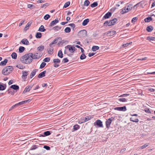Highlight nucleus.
Here are the masks:
<instances>
[{
	"mask_svg": "<svg viewBox=\"0 0 155 155\" xmlns=\"http://www.w3.org/2000/svg\"><path fill=\"white\" fill-rule=\"evenodd\" d=\"M32 55L30 53L23 56L20 58V60L22 63L25 64H30L32 61L33 58L31 56Z\"/></svg>",
	"mask_w": 155,
	"mask_h": 155,
	"instance_id": "nucleus-1",
	"label": "nucleus"
},
{
	"mask_svg": "<svg viewBox=\"0 0 155 155\" xmlns=\"http://www.w3.org/2000/svg\"><path fill=\"white\" fill-rule=\"evenodd\" d=\"M13 69V68L12 66H8L3 69L2 73L4 75H7L9 74Z\"/></svg>",
	"mask_w": 155,
	"mask_h": 155,
	"instance_id": "nucleus-2",
	"label": "nucleus"
},
{
	"mask_svg": "<svg viewBox=\"0 0 155 155\" xmlns=\"http://www.w3.org/2000/svg\"><path fill=\"white\" fill-rule=\"evenodd\" d=\"M117 21V18H114L112 20H110L109 21H106L103 24V26H112L114 25Z\"/></svg>",
	"mask_w": 155,
	"mask_h": 155,
	"instance_id": "nucleus-3",
	"label": "nucleus"
},
{
	"mask_svg": "<svg viewBox=\"0 0 155 155\" xmlns=\"http://www.w3.org/2000/svg\"><path fill=\"white\" fill-rule=\"evenodd\" d=\"M114 120V118L113 117H111V118L107 120L106 121V125L107 128L109 129L110 128V124L112 121H113Z\"/></svg>",
	"mask_w": 155,
	"mask_h": 155,
	"instance_id": "nucleus-4",
	"label": "nucleus"
},
{
	"mask_svg": "<svg viewBox=\"0 0 155 155\" xmlns=\"http://www.w3.org/2000/svg\"><path fill=\"white\" fill-rule=\"evenodd\" d=\"M130 115L132 117H130V121L135 122H138L139 121V119L135 117L137 116L138 115L137 114H130Z\"/></svg>",
	"mask_w": 155,
	"mask_h": 155,
	"instance_id": "nucleus-5",
	"label": "nucleus"
},
{
	"mask_svg": "<svg viewBox=\"0 0 155 155\" xmlns=\"http://www.w3.org/2000/svg\"><path fill=\"white\" fill-rule=\"evenodd\" d=\"M31 53L32 54V55H31V56L33 58V59H38L40 58L42 56V55H41V54H39L38 53H36L34 54L32 53Z\"/></svg>",
	"mask_w": 155,
	"mask_h": 155,
	"instance_id": "nucleus-6",
	"label": "nucleus"
},
{
	"mask_svg": "<svg viewBox=\"0 0 155 155\" xmlns=\"http://www.w3.org/2000/svg\"><path fill=\"white\" fill-rule=\"evenodd\" d=\"M94 117L93 115L92 116H87L86 117H83L81 118L84 121L83 122H81V123H84L86 121H87L88 120H90L92 118H93Z\"/></svg>",
	"mask_w": 155,
	"mask_h": 155,
	"instance_id": "nucleus-7",
	"label": "nucleus"
},
{
	"mask_svg": "<svg viewBox=\"0 0 155 155\" xmlns=\"http://www.w3.org/2000/svg\"><path fill=\"white\" fill-rule=\"evenodd\" d=\"M22 75L21 76L22 79L25 81L27 78V76L28 74V71H24L22 72Z\"/></svg>",
	"mask_w": 155,
	"mask_h": 155,
	"instance_id": "nucleus-8",
	"label": "nucleus"
},
{
	"mask_svg": "<svg viewBox=\"0 0 155 155\" xmlns=\"http://www.w3.org/2000/svg\"><path fill=\"white\" fill-rule=\"evenodd\" d=\"M130 10H129V8L126 6L123 9H122V10L120 11V13L121 14H123L124 13H127Z\"/></svg>",
	"mask_w": 155,
	"mask_h": 155,
	"instance_id": "nucleus-9",
	"label": "nucleus"
},
{
	"mask_svg": "<svg viewBox=\"0 0 155 155\" xmlns=\"http://www.w3.org/2000/svg\"><path fill=\"white\" fill-rule=\"evenodd\" d=\"M95 124L99 127H103V125L102 122L100 120H97L96 122L94 123V125H95Z\"/></svg>",
	"mask_w": 155,
	"mask_h": 155,
	"instance_id": "nucleus-10",
	"label": "nucleus"
},
{
	"mask_svg": "<svg viewBox=\"0 0 155 155\" xmlns=\"http://www.w3.org/2000/svg\"><path fill=\"white\" fill-rule=\"evenodd\" d=\"M115 110L120 111H125L126 110V108L125 106L122 107H117L115 108Z\"/></svg>",
	"mask_w": 155,
	"mask_h": 155,
	"instance_id": "nucleus-11",
	"label": "nucleus"
},
{
	"mask_svg": "<svg viewBox=\"0 0 155 155\" xmlns=\"http://www.w3.org/2000/svg\"><path fill=\"white\" fill-rule=\"evenodd\" d=\"M33 86H27L24 90L23 93L25 94L27 92H29L32 88Z\"/></svg>",
	"mask_w": 155,
	"mask_h": 155,
	"instance_id": "nucleus-12",
	"label": "nucleus"
},
{
	"mask_svg": "<svg viewBox=\"0 0 155 155\" xmlns=\"http://www.w3.org/2000/svg\"><path fill=\"white\" fill-rule=\"evenodd\" d=\"M87 31L84 30L81 31L79 32V34L82 37H84L87 35Z\"/></svg>",
	"mask_w": 155,
	"mask_h": 155,
	"instance_id": "nucleus-13",
	"label": "nucleus"
},
{
	"mask_svg": "<svg viewBox=\"0 0 155 155\" xmlns=\"http://www.w3.org/2000/svg\"><path fill=\"white\" fill-rule=\"evenodd\" d=\"M31 99H29L28 100L20 102H19L18 103H17V105L18 106H19L25 103H26L27 102H30L31 101Z\"/></svg>",
	"mask_w": 155,
	"mask_h": 155,
	"instance_id": "nucleus-14",
	"label": "nucleus"
},
{
	"mask_svg": "<svg viewBox=\"0 0 155 155\" xmlns=\"http://www.w3.org/2000/svg\"><path fill=\"white\" fill-rule=\"evenodd\" d=\"M46 73V71H44L40 73L38 75V78H42L45 76V74Z\"/></svg>",
	"mask_w": 155,
	"mask_h": 155,
	"instance_id": "nucleus-15",
	"label": "nucleus"
},
{
	"mask_svg": "<svg viewBox=\"0 0 155 155\" xmlns=\"http://www.w3.org/2000/svg\"><path fill=\"white\" fill-rule=\"evenodd\" d=\"M58 22L59 21L58 20V19H56L55 20L52 21L51 22L50 24V26H53L55 25L56 24L58 23Z\"/></svg>",
	"mask_w": 155,
	"mask_h": 155,
	"instance_id": "nucleus-16",
	"label": "nucleus"
},
{
	"mask_svg": "<svg viewBox=\"0 0 155 155\" xmlns=\"http://www.w3.org/2000/svg\"><path fill=\"white\" fill-rule=\"evenodd\" d=\"M60 38L58 37L55 38L54 40L49 44V46L51 47H52V45L53 44H56L57 43V41Z\"/></svg>",
	"mask_w": 155,
	"mask_h": 155,
	"instance_id": "nucleus-17",
	"label": "nucleus"
},
{
	"mask_svg": "<svg viewBox=\"0 0 155 155\" xmlns=\"http://www.w3.org/2000/svg\"><path fill=\"white\" fill-rule=\"evenodd\" d=\"M65 49H68V50L71 53H73L72 49V46H71L70 45H68L65 47Z\"/></svg>",
	"mask_w": 155,
	"mask_h": 155,
	"instance_id": "nucleus-18",
	"label": "nucleus"
},
{
	"mask_svg": "<svg viewBox=\"0 0 155 155\" xmlns=\"http://www.w3.org/2000/svg\"><path fill=\"white\" fill-rule=\"evenodd\" d=\"M37 71V69H35L31 72L30 76V78H32L35 76V74L36 72Z\"/></svg>",
	"mask_w": 155,
	"mask_h": 155,
	"instance_id": "nucleus-19",
	"label": "nucleus"
},
{
	"mask_svg": "<svg viewBox=\"0 0 155 155\" xmlns=\"http://www.w3.org/2000/svg\"><path fill=\"white\" fill-rule=\"evenodd\" d=\"M51 133L50 132V131H46L44 133V135H41L40 136V137H44L45 136H48L50 135L51 134Z\"/></svg>",
	"mask_w": 155,
	"mask_h": 155,
	"instance_id": "nucleus-20",
	"label": "nucleus"
},
{
	"mask_svg": "<svg viewBox=\"0 0 155 155\" xmlns=\"http://www.w3.org/2000/svg\"><path fill=\"white\" fill-rule=\"evenodd\" d=\"M111 15V13L110 12H108L104 16V18L105 19H107L109 18Z\"/></svg>",
	"mask_w": 155,
	"mask_h": 155,
	"instance_id": "nucleus-21",
	"label": "nucleus"
},
{
	"mask_svg": "<svg viewBox=\"0 0 155 155\" xmlns=\"http://www.w3.org/2000/svg\"><path fill=\"white\" fill-rule=\"evenodd\" d=\"M11 88H12L14 90H18L19 89V87L18 86L14 84L11 85L10 87Z\"/></svg>",
	"mask_w": 155,
	"mask_h": 155,
	"instance_id": "nucleus-22",
	"label": "nucleus"
},
{
	"mask_svg": "<svg viewBox=\"0 0 155 155\" xmlns=\"http://www.w3.org/2000/svg\"><path fill=\"white\" fill-rule=\"evenodd\" d=\"M21 42L24 45H29V42L28 40L26 39H23L21 41Z\"/></svg>",
	"mask_w": 155,
	"mask_h": 155,
	"instance_id": "nucleus-23",
	"label": "nucleus"
},
{
	"mask_svg": "<svg viewBox=\"0 0 155 155\" xmlns=\"http://www.w3.org/2000/svg\"><path fill=\"white\" fill-rule=\"evenodd\" d=\"M8 61V60L7 59H5L4 61H2L0 63V66H3L5 65L7 63Z\"/></svg>",
	"mask_w": 155,
	"mask_h": 155,
	"instance_id": "nucleus-24",
	"label": "nucleus"
},
{
	"mask_svg": "<svg viewBox=\"0 0 155 155\" xmlns=\"http://www.w3.org/2000/svg\"><path fill=\"white\" fill-rule=\"evenodd\" d=\"M153 29V26H149L147 28V31L149 32H151Z\"/></svg>",
	"mask_w": 155,
	"mask_h": 155,
	"instance_id": "nucleus-25",
	"label": "nucleus"
},
{
	"mask_svg": "<svg viewBox=\"0 0 155 155\" xmlns=\"http://www.w3.org/2000/svg\"><path fill=\"white\" fill-rule=\"evenodd\" d=\"M58 56L61 58H62L63 57V55L61 50H59L58 54Z\"/></svg>",
	"mask_w": 155,
	"mask_h": 155,
	"instance_id": "nucleus-26",
	"label": "nucleus"
},
{
	"mask_svg": "<svg viewBox=\"0 0 155 155\" xmlns=\"http://www.w3.org/2000/svg\"><path fill=\"white\" fill-rule=\"evenodd\" d=\"M80 128V126L78 124H75L73 126L74 130L72 131L73 132L75 130H76Z\"/></svg>",
	"mask_w": 155,
	"mask_h": 155,
	"instance_id": "nucleus-27",
	"label": "nucleus"
},
{
	"mask_svg": "<svg viewBox=\"0 0 155 155\" xmlns=\"http://www.w3.org/2000/svg\"><path fill=\"white\" fill-rule=\"evenodd\" d=\"M99 49V47L98 46H94L92 47V50L93 51H96Z\"/></svg>",
	"mask_w": 155,
	"mask_h": 155,
	"instance_id": "nucleus-28",
	"label": "nucleus"
},
{
	"mask_svg": "<svg viewBox=\"0 0 155 155\" xmlns=\"http://www.w3.org/2000/svg\"><path fill=\"white\" fill-rule=\"evenodd\" d=\"M89 19L88 18L85 19L82 22V25L83 26H85L89 22Z\"/></svg>",
	"mask_w": 155,
	"mask_h": 155,
	"instance_id": "nucleus-29",
	"label": "nucleus"
},
{
	"mask_svg": "<svg viewBox=\"0 0 155 155\" xmlns=\"http://www.w3.org/2000/svg\"><path fill=\"white\" fill-rule=\"evenodd\" d=\"M153 18L151 17H148L144 19V21L145 22H148L152 21Z\"/></svg>",
	"mask_w": 155,
	"mask_h": 155,
	"instance_id": "nucleus-30",
	"label": "nucleus"
},
{
	"mask_svg": "<svg viewBox=\"0 0 155 155\" xmlns=\"http://www.w3.org/2000/svg\"><path fill=\"white\" fill-rule=\"evenodd\" d=\"M38 31L41 32H44L46 31V29L44 28V26L41 25Z\"/></svg>",
	"mask_w": 155,
	"mask_h": 155,
	"instance_id": "nucleus-31",
	"label": "nucleus"
},
{
	"mask_svg": "<svg viewBox=\"0 0 155 155\" xmlns=\"http://www.w3.org/2000/svg\"><path fill=\"white\" fill-rule=\"evenodd\" d=\"M44 47L43 45H40L37 48V50L39 51H42L44 49Z\"/></svg>",
	"mask_w": 155,
	"mask_h": 155,
	"instance_id": "nucleus-32",
	"label": "nucleus"
},
{
	"mask_svg": "<svg viewBox=\"0 0 155 155\" xmlns=\"http://www.w3.org/2000/svg\"><path fill=\"white\" fill-rule=\"evenodd\" d=\"M32 23V22L31 21L29 22L26 25L25 27V30H27L28 29L29 27L30 26Z\"/></svg>",
	"mask_w": 155,
	"mask_h": 155,
	"instance_id": "nucleus-33",
	"label": "nucleus"
},
{
	"mask_svg": "<svg viewBox=\"0 0 155 155\" xmlns=\"http://www.w3.org/2000/svg\"><path fill=\"white\" fill-rule=\"evenodd\" d=\"M0 83V90L3 91L6 88V85L5 86L3 85V84H1Z\"/></svg>",
	"mask_w": 155,
	"mask_h": 155,
	"instance_id": "nucleus-34",
	"label": "nucleus"
},
{
	"mask_svg": "<svg viewBox=\"0 0 155 155\" xmlns=\"http://www.w3.org/2000/svg\"><path fill=\"white\" fill-rule=\"evenodd\" d=\"M147 40L151 41H154L155 40V38L153 37H150L149 36L147 38Z\"/></svg>",
	"mask_w": 155,
	"mask_h": 155,
	"instance_id": "nucleus-35",
	"label": "nucleus"
},
{
	"mask_svg": "<svg viewBox=\"0 0 155 155\" xmlns=\"http://www.w3.org/2000/svg\"><path fill=\"white\" fill-rule=\"evenodd\" d=\"M11 56L12 58L15 59L17 58V54L15 52H13L11 54Z\"/></svg>",
	"mask_w": 155,
	"mask_h": 155,
	"instance_id": "nucleus-36",
	"label": "nucleus"
},
{
	"mask_svg": "<svg viewBox=\"0 0 155 155\" xmlns=\"http://www.w3.org/2000/svg\"><path fill=\"white\" fill-rule=\"evenodd\" d=\"M25 48L22 46H20L19 48V53H22L25 50Z\"/></svg>",
	"mask_w": 155,
	"mask_h": 155,
	"instance_id": "nucleus-37",
	"label": "nucleus"
},
{
	"mask_svg": "<svg viewBox=\"0 0 155 155\" xmlns=\"http://www.w3.org/2000/svg\"><path fill=\"white\" fill-rule=\"evenodd\" d=\"M61 28V27L58 26H57L54 27L53 28V29H54L55 31H58L59 30H60Z\"/></svg>",
	"mask_w": 155,
	"mask_h": 155,
	"instance_id": "nucleus-38",
	"label": "nucleus"
},
{
	"mask_svg": "<svg viewBox=\"0 0 155 155\" xmlns=\"http://www.w3.org/2000/svg\"><path fill=\"white\" fill-rule=\"evenodd\" d=\"M42 36L41 33L40 32H37L35 35V37L37 38H40Z\"/></svg>",
	"mask_w": 155,
	"mask_h": 155,
	"instance_id": "nucleus-39",
	"label": "nucleus"
},
{
	"mask_svg": "<svg viewBox=\"0 0 155 155\" xmlns=\"http://www.w3.org/2000/svg\"><path fill=\"white\" fill-rule=\"evenodd\" d=\"M71 29L70 28L68 27H66L64 30L66 33H69L71 31Z\"/></svg>",
	"mask_w": 155,
	"mask_h": 155,
	"instance_id": "nucleus-40",
	"label": "nucleus"
},
{
	"mask_svg": "<svg viewBox=\"0 0 155 155\" xmlns=\"http://www.w3.org/2000/svg\"><path fill=\"white\" fill-rule=\"evenodd\" d=\"M51 48H50V49H49V50H48V52L49 54H51L53 53L52 52L53 51L54 49L52 48V47Z\"/></svg>",
	"mask_w": 155,
	"mask_h": 155,
	"instance_id": "nucleus-41",
	"label": "nucleus"
},
{
	"mask_svg": "<svg viewBox=\"0 0 155 155\" xmlns=\"http://www.w3.org/2000/svg\"><path fill=\"white\" fill-rule=\"evenodd\" d=\"M132 42H130L129 43H127L125 44L122 45V47H124V48L126 47H127V46H128V45H129L131 44H132Z\"/></svg>",
	"mask_w": 155,
	"mask_h": 155,
	"instance_id": "nucleus-42",
	"label": "nucleus"
},
{
	"mask_svg": "<svg viewBox=\"0 0 155 155\" xmlns=\"http://www.w3.org/2000/svg\"><path fill=\"white\" fill-rule=\"evenodd\" d=\"M148 145H149L148 143H146L145 144H144V145H143L142 146H141V147H140L139 149H143L146 148L148 146Z\"/></svg>",
	"mask_w": 155,
	"mask_h": 155,
	"instance_id": "nucleus-43",
	"label": "nucleus"
},
{
	"mask_svg": "<svg viewBox=\"0 0 155 155\" xmlns=\"http://www.w3.org/2000/svg\"><path fill=\"white\" fill-rule=\"evenodd\" d=\"M98 5L97 3V2H95L93 3L91 5V7L92 8L95 7L97 6Z\"/></svg>",
	"mask_w": 155,
	"mask_h": 155,
	"instance_id": "nucleus-44",
	"label": "nucleus"
},
{
	"mask_svg": "<svg viewBox=\"0 0 155 155\" xmlns=\"http://www.w3.org/2000/svg\"><path fill=\"white\" fill-rule=\"evenodd\" d=\"M86 56L85 54H84L83 53L81 55L80 57V59L81 60L84 59L86 58Z\"/></svg>",
	"mask_w": 155,
	"mask_h": 155,
	"instance_id": "nucleus-45",
	"label": "nucleus"
},
{
	"mask_svg": "<svg viewBox=\"0 0 155 155\" xmlns=\"http://www.w3.org/2000/svg\"><path fill=\"white\" fill-rule=\"evenodd\" d=\"M46 64L44 62H42L40 65V68L41 69L45 67Z\"/></svg>",
	"mask_w": 155,
	"mask_h": 155,
	"instance_id": "nucleus-46",
	"label": "nucleus"
},
{
	"mask_svg": "<svg viewBox=\"0 0 155 155\" xmlns=\"http://www.w3.org/2000/svg\"><path fill=\"white\" fill-rule=\"evenodd\" d=\"M60 60L58 59H55L53 60V62L54 63H60Z\"/></svg>",
	"mask_w": 155,
	"mask_h": 155,
	"instance_id": "nucleus-47",
	"label": "nucleus"
},
{
	"mask_svg": "<svg viewBox=\"0 0 155 155\" xmlns=\"http://www.w3.org/2000/svg\"><path fill=\"white\" fill-rule=\"evenodd\" d=\"M90 2L88 0H86L84 2V5L85 6H88L90 4Z\"/></svg>",
	"mask_w": 155,
	"mask_h": 155,
	"instance_id": "nucleus-48",
	"label": "nucleus"
},
{
	"mask_svg": "<svg viewBox=\"0 0 155 155\" xmlns=\"http://www.w3.org/2000/svg\"><path fill=\"white\" fill-rule=\"evenodd\" d=\"M70 5V2H68L66 3H65L64 4V8H66L68 7L69 5Z\"/></svg>",
	"mask_w": 155,
	"mask_h": 155,
	"instance_id": "nucleus-49",
	"label": "nucleus"
},
{
	"mask_svg": "<svg viewBox=\"0 0 155 155\" xmlns=\"http://www.w3.org/2000/svg\"><path fill=\"white\" fill-rule=\"evenodd\" d=\"M16 67L18 68H19L20 69H24L25 68V67L23 65H21L20 64H19L16 66Z\"/></svg>",
	"mask_w": 155,
	"mask_h": 155,
	"instance_id": "nucleus-50",
	"label": "nucleus"
},
{
	"mask_svg": "<svg viewBox=\"0 0 155 155\" xmlns=\"http://www.w3.org/2000/svg\"><path fill=\"white\" fill-rule=\"evenodd\" d=\"M68 61H69L68 60V59L67 58H64L62 60V62L64 64L65 63L68 62Z\"/></svg>",
	"mask_w": 155,
	"mask_h": 155,
	"instance_id": "nucleus-51",
	"label": "nucleus"
},
{
	"mask_svg": "<svg viewBox=\"0 0 155 155\" xmlns=\"http://www.w3.org/2000/svg\"><path fill=\"white\" fill-rule=\"evenodd\" d=\"M137 17L134 18L131 20V22L132 23H134L135 22L137 21Z\"/></svg>",
	"mask_w": 155,
	"mask_h": 155,
	"instance_id": "nucleus-52",
	"label": "nucleus"
},
{
	"mask_svg": "<svg viewBox=\"0 0 155 155\" xmlns=\"http://www.w3.org/2000/svg\"><path fill=\"white\" fill-rule=\"evenodd\" d=\"M50 58L49 57H47L46 58H45L43 61H45V62H48L50 61Z\"/></svg>",
	"mask_w": 155,
	"mask_h": 155,
	"instance_id": "nucleus-53",
	"label": "nucleus"
},
{
	"mask_svg": "<svg viewBox=\"0 0 155 155\" xmlns=\"http://www.w3.org/2000/svg\"><path fill=\"white\" fill-rule=\"evenodd\" d=\"M50 17V16L48 14H47L45 15L44 17V18L46 20H47Z\"/></svg>",
	"mask_w": 155,
	"mask_h": 155,
	"instance_id": "nucleus-54",
	"label": "nucleus"
},
{
	"mask_svg": "<svg viewBox=\"0 0 155 155\" xmlns=\"http://www.w3.org/2000/svg\"><path fill=\"white\" fill-rule=\"evenodd\" d=\"M17 106H18L17 104H15V105H13V106H12V107H10V108L9 109V111H10L11 110H12L15 107H17Z\"/></svg>",
	"mask_w": 155,
	"mask_h": 155,
	"instance_id": "nucleus-55",
	"label": "nucleus"
},
{
	"mask_svg": "<svg viewBox=\"0 0 155 155\" xmlns=\"http://www.w3.org/2000/svg\"><path fill=\"white\" fill-rule=\"evenodd\" d=\"M119 100L120 101L122 102H125L127 101V99L124 98H120Z\"/></svg>",
	"mask_w": 155,
	"mask_h": 155,
	"instance_id": "nucleus-56",
	"label": "nucleus"
},
{
	"mask_svg": "<svg viewBox=\"0 0 155 155\" xmlns=\"http://www.w3.org/2000/svg\"><path fill=\"white\" fill-rule=\"evenodd\" d=\"M44 148L45 149L47 150H49L50 149V147L49 146L46 145L44 146Z\"/></svg>",
	"mask_w": 155,
	"mask_h": 155,
	"instance_id": "nucleus-57",
	"label": "nucleus"
},
{
	"mask_svg": "<svg viewBox=\"0 0 155 155\" xmlns=\"http://www.w3.org/2000/svg\"><path fill=\"white\" fill-rule=\"evenodd\" d=\"M127 8H129V10H131L133 6H132V5L129 4L127 5H126Z\"/></svg>",
	"mask_w": 155,
	"mask_h": 155,
	"instance_id": "nucleus-58",
	"label": "nucleus"
},
{
	"mask_svg": "<svg viewBox=\"0 0 155 155\" xmlns=\"http://www.w3.org/2000/svg\"><path fill=\"white\" fill-rule=\"evenodd\" d=\"M68 26H71L72 28L74 29L75 27V25L74 24H70L68 25Z\"/></svg>",
	"mask_w": 155,
	"mask_h": 155,
	"instance_id": "nucleus-59",
	"label": "nucleus"
},
{
	"mask_svg": "<svg viewBox=\"0 0 155 155\" xmlns=\"http://www.w3.org/2000/svg\"><path fill=\"white\" fill-rule=\"evenodd\" d=\"M37 148V147L36 146V145H33L31 147V150H34L36 149Z\"/></svg>",
	"mask_w": 155,
	"mask_h": 155,
	"instance_id": "nucleus-60",
	"label": "nucleus"
},
{
	"mask_svg": "<svg viewBox=\"0 0 155 155\" xmlns=\"http://www.w3.org/2000/svg\"><path fill=\"white\" fill-rule=\"evenodd\" d=\"M129 95V94H124L123 95H120L119 97H127Z\"/></svg>",
	"mask_w": 155,
	"mask_h": 155,
	"instance_id": "nucleus-61",
	"label": "nucleus"
},
{
	"mask_svg": "<svg viewBox=\"0 0 155 155\" xmlns=\"http://www.w3.org/2000/svg\"><path fill=\"white\" fill-rule=\"evenodd\" d=\"M32 7H34V5H33L28 4L27 5L28 8L32 9Z\"/></svg>",
	"mask_w": 155,
	"mask_h": 155,
	"instance_id": "nucleus-62",
	"label": "nucleus"
},
{
	"mask_svg": "<svg viewBox=\"0 0 155 155\" xmlns=\"http://www.w3.org/2000/svg\"><path fill=\"white\" fill-rule=\"evenodd\" d=\"M145 111L146 113H151L150 110L148 108H146Z\"/></svg>",
	"mask_w": 155,
	"mask_h": 155,
	"instance_id": "nucleus-63",
	"label": "nucleus"
},
{
	"mask_svg": "<svg viewBox=\"0 0 155 155\" xmlns=\"http://www.w3.org/2000/svg\"><path fill=\"white\" fill-rule=\"evenodd\" d=\"M95 54V53H89L88 55L89 57H91V56L94 55Z\"/></svg>",
	"mask_w": 155,
	"mask_h": 155,
	"instance_id": "nucleus-64",
	"label": "nucleus"
}]
</instances>
